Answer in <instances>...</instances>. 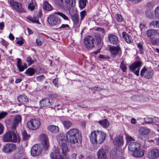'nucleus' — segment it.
Returning <instances> with one entry per match:
<instances>
[{"instance_id": "ea45409f", "label": "nucleus", "mask_w": 159, "mask_h": 159, "mask_svg": "<svg viewBox=\"0 0 159 159\" xmlns=\"http://www.w3.org/2000/svg\"><path fill=\"white\" fill-rule=\"evenodd\" d=\"M150 25L153 27L159 28V20L152 21L150 23Z\"/></svg>"}, {"instance_id": "0eeeda50", "label": "nucleus", "mask_w": 159, "mask_h": 159, "mask_svg": "<svg viewBox=\"0 0 159 159\" xmlns=\"http://www.w3.org/2000/svg\"><path fill=\"white\" fill-rule=\"evenodd\" d=\"M9 4L11 7L15 9L16 11L21 13L25 12L24 9L22 7V5L20 2L11 0Z\"/></svg>"}, {"instance_id": "79ce46f5", "label": "nucleus", "mask_w": 159, "mask_h": 159, "mask_svg": "<svg viewBox=\"0 0 159 159\" xmlns=\"http://www.w3.org/2000/svg\"><path fill=\"white\" fill-rule=\"evenodd\" d=\"M28 19L33 23H36L39 24H40L39 22V20L36 18L28 17Z\"/></svg>"}, {"instance_id": "052dcab7", "label": "nucleus", "mask_w": 159, "mask_h": 159, "mask_svg": "<svg viewBox=\"0 0 159 159\" xmlns=\"http://www.w3.org/2000/svg\"><path fill=\"white\" fill-rule=\"evenodd\" d=\"M36 42L37 45L38 46H41L42 44V42L39 39H36Z\"/></svg>"}, {"instance_id": "6ab92c4d", "label": "nucleus", "mask_w": 159, "mask_h": 159, "mask_svg": "<svg viewBox=\"0 0 159 159\" xmlns=\"http://www.w3.org/2000/svg\"><path fill=\"white\" fill-rule=\"evenodd\" d=\"M109 41L110 43L113 45H116L119 42L118 37L112 34H110L108 36Z\"/></svg>"}, {"instance_id": "c756f323", "label": "nucleus", "mask_w": 159, "mask_h": 159, "mask_svg": "<svg viewBox=\"0 0 159 159\" xmlns=\"http://www.w3.org/2000/svg\"><path fill=\"white\" fill-rule=\"evenodd\" d=\"M48 130L53 133H56L59 132L58 127L55 125H50L48 127Z\"/></svg>"}, {"instance_id": "f03ea898", "label": "nucleus", "mask_w": 159, "mask_h": 159, "mask_svg": "<svg viewBox=\"0 0 159 159\" xmlns=\"http://www.w3.org/2000/svg\"><path fill=\"white\" fill-rule=\"evenodd\" d=\"M66 137L68 141L72 144L78 143L80 139L78 130L75 128L70 129L66 133Z\"/></svg>"}, {"instance_id": "9b49d317", "label": "nucleus", "mask_w": 159, "mask_h": 159, "mask_svg": "<svg viewBox=\"0 0 159 159\" xmlns=\"http://www.w3.org/2000/svg\"><path fill=\"white\" fill-rule=\"evenodd\" d=\"M66 143L60 144L61 145V154L65 159H69V157L67 154V152L69 151V149Z\"/></svg>"}, {"instance_id": "5fc2aeb1", "label": "nucleus", "mask_w": 159, "mask_h": 159, "mask_svg": "<svg viewBox=\"0 0 159 159\" xmlns=\"http://www.w3.org/2000/svg\"><path fill=\"white\" fill-rule=\"evenodd\" d=\"M137 45L138 49L140 51L141 53L143 54V45L141 43H137Z\"/></svg>"}, {"instance_id": "b1692460", "label": "nucleus", "mask_w": 159, "mask_h": 159, "mask_svg": "<svg viewBox=\"0 0 159 159\" xmlns=\"http://www.w3.org/2000/svg\"><path fill=\"white\" fill-rule=\"evenodd\" d=\"M18 101L22 104H27L29 100L27 96L25 95H21L17 98Z\"/></svg>"}, {"instance_id": "e2e57ef3", "label": "nucleus", "mask_w": 159, "mask_h": 159, "mask_svg": "<svg viewBox=\"0 0 159 159\" xmlns=\"http://www.w3.org/2000/svg\"><path fill=\"white\" fill-rule=\"evenodd\" d=\"M77 155L75 153L72 154L69 158V159H76Z\"/></svg>"}, {"instance_id": "58836bf2", "label": "nucleus", "mask_w": 159, "mask_h": 159, "mask_svg": "<svg viewBox=\"0 0 159 159\" xmlns=\"http://www.w3.org/2000/svg\"><path fill=\"white\" fill-rule=\"evenodd\" d=\"M87 0H79V6L81 8H84L86 6Z\"/></svg>"}, {"instance_id": "aec40b11", "label": "nucleus", "mask_w": 159, "mask_h": 159, "mask_svg": "<svg viewBox=\"0 0 159 159\" xmlns=\"http://www.w3.org/2000/svg\"><path fill=\"white\" fill-rule=\"evenodd\" d=\"M120 50V48L119 46H111L109 48V51L112 55L114 57L117 55Z\"/></svg>"}, {"instance_id": "6e6552de", "label": "nucleus", "mask_w": 159, "mask_h": 159, "mask_svg": "<svg viewBox=\"0 0 159 159\" xmlns=\"http://www.w3.org/2000/svg\"><path fill=\"white\" fill-rule=\"evenodd\" d=\"M107 151L106 146L102 147L98 151L97 157L98 159H107Z\"/></svg>"}, {"instance_id": "13d9d810", "label": "nucleus", "mask_w": 159, "mask_h": 159, "mask_svg": "<svg viewBox=\"0 0 159 159\" xmlns=\"http://www.w3.org/2000/svg\"><path fill=\"white\" fill-rule=\"evenodd\" d=\"M26 61L28 63L29 66H30L34 63V61L30 57H29L27 58Z\"/></svg>"}, {"instance_id": "ddd939ff", "label": "nucleus", "mask_w": 159, "mask_h": 159, "mask_svg": "<svg viewBox=\"0 0 159 159\" xmlns=\"http://www.w3.org/2000/svg\"><path fill=\"white\" fill-rule=\"evenodd\" d=\"M39 138L41 140L43 148L45 149H47L49 147V144L47 136L45 134H42Z\"/></svg>"}, {"instance_id": "a211bd4d", "label": "nucleus", "mask_w": 159, "mask_h": 159, "mask_svg": "<svg viewBox=\"0 0 159 159\" xmlns=\"http://www.w3.org/2000/svg\"><path fill=\"white\" fill-rule=\"evenodd\" d=\"M151 70L147 69L145 67L143 68L140 71V75L143 76L145 78L149 79L152 76V73Z\"/></svg>"}, {"instance_id": "4468645a", "label": "nucleus", "mask_w": 159, "mask_h": 159, "mask_svg": "<svg viewBox=\"0 0 159 159\" xmlns=\"http://www.w3.org/2000/svg\"><path fill=\"white\" fill-rule=\"evenodd\" d=\"M94 39L93 37L87 36L84 39V43L88 48H93L94 46Z\"/></svg>"}, {"instance_id": "c9c22d12", "label": "nucleus", "mask_w": 159, "mask_h": 159, "mask_svg": "<svg viewBox=\"0 0 159 159\" xmlns=\"http://www.w3.org/2000/svg\"><path fill=\"white\" fill-rule=\"evenodd\" d=\"M62 124L64 128L67 129L70 128L72 125V122L68 120L64 121Z\"/></svg>"}, {"instance_id": "5701e85b", "label": "nucleus", "mask_w": 159, "mask_h": 159, "mask_svg": "<svg viewBox=\"0 0 159 159\" xmlns=\"http://www.w3.org/2000/svg\"><path fill=\"white\" fill-rule=\"evenodd\" d=\"M146 34L148 37L152 38L155 37L157 34H159L156 30L150 29L147 31Z\"/></svg>"}, {"instance_id": "a18cd8bd", "label": "nucleus", "mask_w": 159, "mask_h": 159, "mask_svg": "<svg viewBox=\"0 0 159 159\" xmlns=\"http://www.w3.org/2000/svg\"><path fill=\"white\" fill-rule=\"evenodd\" d=\"M125 139L127 143H130L131 142L134 141L133 138L129 135H126Z\"/></svg>"}, {"instance_id": "4c0bfd02", "label": "nucleus", "mask_w": 159, "mask_h": 159, "mask_svg": "<svg viewBox=\"0 0 159 159\" xmlns=\"http://www.w3.org/2000/svg\"><path fill=\"white\" fill-rule=\"evenodd\" d=\"M117 149H114L111 150L110 152L109 155L110 157L111 158H115L117 157Z\"/></svg>"}, {"instance_id": "7c9ffc66", "label": "nucleus", "mask_w": 159, "mask_h": 159, "mask_svg": "<svg viewBox=\"0 0 159 159\" xmlns=\"http://www.w3.org/2000/svg\"><path fill=\"white\" fill-rule=\"evenodd\" d=\"M57 139L59 144L66 143L65 135L63 133L60 134L57 136Z\"/></svg>"}, {"instance_id": "3c124183", "label": "nucleus", "mask_w": 159, "mask_h": 159, "mask_svg": "<svg viewBox=\"0 0 159 159\" xmlns=\"http://www.w3.org/2000/svg\"><path fill=\"white\" fill-rule=\"evenodd\" d=\"M146 16L149 18H151L153 16V14L150 10H147L146 11Z\"/></svg>"}, {"instance_id": "473e14b6", "label": "nucleus", "mask_w": 159, "mask_h": 159, "mask_svg": "<svg viewBox=\"0 0 159 159\" xmlns=\"http://www.w3.org/2000/svg\"><path fill=\"white\" fill-rule=\"evenodd\" d=\"M122 36L127 43H129L132 42V38L125 32H124L122 33Z\"/></svg>"}, {"instance_id": "c85d7f7f", "label": "nucleus", "mask_w": 159, "mask_h": 159, "mask_svg": "<svg viewBox=\"0 0 159 159\" xmlns=\"http://www.w3.org/2000/svg\"><path fill=\"white\" fill-rule=\"evenodd\" d=\"M113 143L115 146H119L123 143V140L119 136L116 137L114 139Z\"/></svg>"}, {"instance_id": "1a4fd4ad", "label": "nucleus", "mask_w": 159, "mask_h": 159, "mask_svg": "<svg viewBox=\"0 0 159 159\" xmlns=\"http://www.w3.org/2000/svg\"><path fill=\"white\" fill-rule=\"evenodd\" d=\"M16 147L15 144L8 143L5 145L2 148V151L7 153H10L15 150Z\"/></svg>"}, {"instance_id": "49530a36", "label": "nucleus", "mask_w": 159, "mask_h": 159, "mask_svg": "<svg viewBox=\"0 0 159 159\" xmlns=\"http://www.w3.org/2000/svg\"><path fill=\"white\" fill-rule=\"evenodd\" d=\"M120 67L124 72H125L127 69L126 65L124 61L121 62Z\"/></svg>"}, {"instance_id": "a19ab883", "label": "nucleus", "mask_w": 159, "mask_h": 159, "mask_svg": "<svg viewBox=\"0 0 159 159\" xmlns=\"http://www.w3.org/2000/svg\"><path fill=\"white\" fill-rule=\"evenodd\" d=\"M22 136L23 139L24 140H27L30 137V135L28 134L25 131H24L22 132Z\"/></svg>"}, {"instance_id": "69168bd1", "label": "nucleus", "mask_w": 159, "mask_h": 159, "mask_svg": "<svg viewBox=\"0 0 159 159\" xmlns=\"http://www.w3.org/2000/svg\"><path fill=\"white\" fill-rule=\"evenodd\" d=\"M44 78V76L43 75H41L39 76H38L37 77V79L39 80H43Z\"/></svg>"}, {"instance_id": "f8f14e48", "label": "nucleus", "mask_w": 159, "mask_h": 159, "mask_svg": "<svg viewBox=\"0 0 159 159\" xmlns=\"http://www.w3.org/2000/svg\"><path fill=\"white\" fill-rule=\"evenodd\" d=\"M106 137L105 133L101 131H98L97 136V142L95 144H101L103 143Z\"/></svg>"}, {"instance_id": "4d7b16f0", "label": "nucleus", "mask_w": 159, "mask_h": 159, "mask_svg": "<svg viewBox=\"0 0 159 159\" xmlns=\"http://www.w3.org/2000/svg\"><path fill=\"white\" fill-rule=\"evenodd\" d=\"M19 124V123L13 120L11 125L12 129H15L16 127L18 126Z\"/></svg>"}, {"instance_id": "2f4dec72", "label": "nucleus", "mask_w": 159, "mask_h": 159, "mask_svg": "<svg viewBox=\"0 0 159 159\" xmlns=\"http://www.w3.org/2000/svg\"><path fill=\"white\" fill-rule=\"evenodd\" d=\"M43 8L45 11H50L52 10V6L47 1H45L43 3Z\"/></svg>"}, {"instance_id": "e433bc0d", "label": "nucleus", "mask_w": 159, "mask_h": 159, "mask_svg": "<svg viewBox=\"0 0 159 159\" xmlns=\"http://www.w3.org/2000/svg\"><path fill=\"white\" fill-rule=\"evenodd\" d=\"M30 2L28 5V8L31 11L34 10L35 7V2L34 0H29Z\"/></svg>"}, {"instance_id": "8fccbe9b", "label": "nucleus", "mask_w": 159, "mask_h": 159, "mask_svg": "<svg viewBox=\"0 0 159 159\" xmlns=\"http://www.w3.org/2000/svg\"><path fill=\"white\" fill-rule=\"evenodd\" d=\"M86 13L85 10L81 11L80 12V20H83L84 17L86 16Z\"/></svg>"}, {"instance_id": "72a5a7b5", "label": "nucleus", "mask_w": 159, "mask_h": 159, "mask_svg": "<svg viewBox=\"0 0 159 159\" xmlns=\"http://www.w3.org/2000/svg\"><path fill=\"white\" fill-rule=\"evenodd\" d=\"M98 123L103 128H106L108 127L109 125V122L106 119L103 120H100L98 121Z\"/></svg>"}, {"instance_id": "0e129e2a", "label": "nucleus", "mask_w": 159, "mask_h": 159, "mask_svg": "<svg viewBox=\"0 0 159 159\" xmlns=\"http://www.w3.org/2000/svg\"><path fill=\"white\" fill-rule=\"evenodd\" d=\"M4 126L0 124V134H2L3 132Z\"/></svg>"}, {"instance_id": "37998d69", "label": "nucleus", "mask_w": 159, "mask_h": 159, "mask_svg": "<svg viewBox=\"0 0 159 159\" xmlns=\"http://www.w3.org/2000/svg\"><path fill=\"white\" fill-rule=\"evenodd\" d=\"M21 61L20 59L17 58V67L19 69V71L20 72H22L23 71V69H21Z\"/></svg>"}, {"instance_id": "c03bdc74", "label": "nucleus", "mask_w": 159, "mask_h": 159, "mask_svg": "<svg viewBox=\"0 0 159 159\" xmlns=\"http://www.w3.org/2000/svg\"><path fill=\"white\" fill-rule=\"evenodd\" d=\"M21 116L20 115H17L15 117L13 120L19 124L21 122Z\"/></svg>"}, {"instance_id": "a878e982", "label": "nucleus", "mask_w": 159, "mask_h": 159, "mask_svg": "<svg viewBox=\"0 0 159 159\" xmlns=\"http://www.w3.org/2000/svg\"><path fill=\"white\" fill-rule=\"evenodd\" d=\"M151 131L150 129L145 127H141L139 129V132L141 135H145L149 133Z\"/></svg>"}, {"instance_id": "6e6d98bb", "label": "nucleus", "mask_w": 159, "mask_h": 159, "mask_svg": "<svg viewBox=\"0 0 159 159\" xmlns=\"http://www.w3.org/2000/svg\"><path fill=\"white\" fill-rule=\"evenodd\" d=\"M116 19L119 22H121L122 20L121 15L119 14H116Z\"/></svg>"}, {"instance_id": "338daca9", "label": "nucleus", "mask_w": 159, "mask_h": 159, "mask_svg": "<svg viewBox=\"0 0 159 159\" xmlns=\"http://www.w3.org/2000/svg\"><path fill=\"white\" fill-rule=\"evenodd\" d=\"M9 38L11 40H13L15 39L14 36L11 33L9 34Z\"/></svg>"}, {"instance_id": "20e7f679", "label": "nucleus", "mask_w": 159, "mask_h": 159, "mask_svg": "<svg viewBox=\"0 0 159 159\" xmlns=\"http://www.w3.org/2000/svg\"><path fill=\"white\" fill-rule=\"evenodd\" d=\"M41 125L40 120L39 119H32L27 123L28 128L32 130H34L39 129Z\"/></svg>"}, {"instance_id": "680f3d73", "label": "nucleus", "mask_w": 159, "mask_h": 159, "mask_svg": "<svg viewBox=\"0 0 159 159\" xmlns=\"http://www.w3.org/2000/svg\"><path fill=\"white\" fill-rule=\"evenodd\" d=\"M153 43L156 45H159V38H157L153 41Z\"/></svg>"}, {"instance_id": "bb28decb", "label": "nucleus", "mask_w": 159, "mask_h": 159, "mask_svg": "<svg viewBox=\"0 0 159 159\" xmlns=\"http://www.w3.org/2000/svg\"><path fill=\"white\" fill-rule=\"evenodd\" d=\"M72 20L73 21L74 25L76 27H79L80 25H79V19L78 15L75 14L72 17Z\"/></svg>"}, {"instance_id": "dca6fc26", "label": "nucleus", "mask_w": 159, "mask_h": 159, "mask_svg": "<svg viewBox=\"0 0 159 159\" xmlns=\"http://www.w3.org/2000/svg\"><path fill=\"white\" fill-rule=\"evenodd\" d=\"M144 150L140 146L138 149L135 150L132 152V155L135 157H141L144 156Z\"/></svg>"}, {"instance_id": "f3484780", "label": "nucleus", "mask_w": 159, "mask_h": 159, "mask_svg": "<svg viewBox=\"0 0 159 159\" xmlns=\"http://www.w3.org/2000/svg\"><path fill=\"white\" fill-rule=\"evenodd\" d=\"M149 159H156L159 157V150L157 149L151 150L148 154Z\"/></svg>"}, {"instance_id": "de8ad7c7", "label": "nucleus", "mask_w": 159, "mask_h": 159, "mask_svg": "<svg viewBox=\"0 0 159 159\" xmlns=\"http://www.w3.org/2000/svg\"><path fill=\"white\" fill-rule=\"evenodd\" d=\"M60 29L69 30L70 29L69 26L68 24H62L61 26L59 28Z\"/></svg>"}, {"instance_id": "423d86ee", "label": "nucleus", "mask_w": 159, "mask_h": 159, "mask_svg": "<svg viewBox=\"0 0 159 159\" xmlns=\"http://www.w3.org/2000/svg\"><path fill=\"white\" fill-rule=\"evenodd\" d=\"M142 65V63L141 62L137 61L133 63L129 66V68L135 75L137 76H138L139 75V71L140 68Z\"/></svg>"}, {"instance_id": "2eb2a0df", "label": "nucleus", "mask_w": 159, "mask_h": 159, "mask_svg": "<svg viewBox=\"0 0 159 159\" xmlns=\"http://www.w3.org/2000/svg\"><path fill=\"white\" fill-rule=\"evenodd\" d=\"M60 153L59 149L57 148H55L51 153V159H65L62 155Z\"/></svg>"}, {"instance_id": "4be33fe9", "label": "nucleus", "mask_w": 159, "mask_h": 159, "mask_svg": "<svg viewBox=\"0 0 159 159\" xmlns=\"http://www.w3.org/2000/svg\"><path fill=\"white\" fill-rule=\"evenodd\" d=\"M98 130L92 132L89 135V137L90 142L93 144H95L97 142V136Z\"/></svg>"}, {"instance_id": "412c9836", "label": "nucleus", "mask_w": 159, "mask_h": 159, "mask_svg": "<svg viewBox=\"0 0 159 159\" xmlns=\"http://www.w3.org/2000/svg\"><path fill=\"white\" fill-rule=\"evenodd\" d=\"M140 146V144L136 142H131L129 145L128 148L130 151L133 152L135 150L138 149Z\"/></svg>"}, {"instance_id": "09e8293b", "label": "nucleus", "mask_w": 159, "mask_h": 159, "mask_svg": "<svg viewBox=\"0 0 159 159\" xmlns=\"http://www.w3.org/2000/svg\"><path fill=\"white\" fill-rule=\"evenodd\" d=\"M155 16L158 19H159V6L156 7L154 11Z\"/></svg>"}, {"instance_id": "cd10ccee", "label": "nucleus", "mask_w": 159, "mask_h": 159, "mask_svg": "<svg viewBox=\"0 0 159 159\" xmlns=\"http://www.w3.org/2000/svg\"><path fill=\"white\" fill-rule=\"evenodd\" d=\"M39 105L41 107H43L50 106L51 105V103L49 99H44L40 101Z\"/></svg>"}, {"instance_id": "864d4df0", "label": "nucleus", "mask_w": 159, "mask_h": 159, "mask_svg": "<svg viewBox=\"0 0 159 159\" xmlns=\"http://www.w3.org/2000/svg\"><path fill=\"white\" fill-rule=\"evenodd\" d=\"M7 115L6 111H2L0 112V120L4 118Z\"/></svg>"}, {"instance_id": "bf43d9fd", "label": "nucleus", "mask_w": 159, "mask_h": 159, "mask_svg": "<svg viewBox=\"0 0 159 159\" xmlns=\"http://www.w3.org/2000/svg\"><path fill=\"white\" fill-rule=\"evenodd\" d=\"M100 59H109V57L108 56L103 55L102 54H100L99 55L98 57Z\"/></svg>"}, {"instance_id": "f257e3e1", "label": "nucleus", "mask_w": 159, "mask_h": 159, "mask_svg": "<svg viewBox=\"0 0 159 159\" xmlns=\"http://www.w3.org/2000/svg\"><path fill=\"white\" fill-rule=\"evenodd\" d=\"M55 14L58 15L65 20H69L68 17L65 14L58 11L55 12L54 14L50 15L47 18L48 22L51 25H56L60 24L61 22L60 20Z\"/></svg>"}, {"instance_id": "9d476101", "label": "nucleus", "mask_w": 159, "mask_h": 159, "mask_svg": "<svg viewBox=\"0 0 159 159\" xmlns=\"http://www.w3.org/2000/svg\"><path fill=\"white\" fill-rule=\"evenodd\" d=\"M42 152V148L38 144L34 145L31 148V154L33 156L39 155Z\"/></svg>"}, {"instance_id": "7ed1b4c3", "label": "nucleus", "mask_w": 159, "mask_h": 159, "mask_svg": "<svg viewBox=\"0 0 159 159\" xmlns=\"http://www.w3.org/2000/svg\"><path fill=\"white\" fill-rule=\"evenodd\" d=\"M17 137L15 132L9 130L3 135L2 140L4 142L15 143L17 141Z\"/></svg>"}, {"instance_id": "39448f33", "label": "nucleus", "mask_w": 159, "mask_h": 159, "mask_svg": "<svg viewBox=\"0 0 159 159\" xmlns=\"http://www.w3.org/2000/svg\"><path fill=\"white\" fill-rule=\"evenodd\" d=\"M57 3L60 7L67 9L75 5V0H57Z\"/></svg>"}, {"instance_id": "393cba45", "label": "nucleus", "mask_w": 159, "mask_h": 159, "mask_svg": "<svg viewBox=\"0 0 159 159\" xmlns=\"http://www.w3.org/2000/svg\"><path fill=\"white\" fill-rule=\"evenodd\" d=\"M144 120L145 123H154L155 124H156L157 122V121H159V118L155 117L152 119L151 118L146 117L144 118Z\"/></svg>"}, {"instance_id": "603ef678", "label": "nucleus", "mask_w": 159, "mask_h": 159, "mask_svg": "<svg viewBox=\"0 0 159 159\" xmlns=\"http://www.w3.org/2000/svg\"><path fill=\"white\" fill-rule=\"evenodd\" d=\"M139 28L141 31V34H142L145 29H146V28L145 26V25L143 24H140L139 25Z\"/></svg>"}, {"instance_id": "774afa93", "label": "nucleus", "mask_w": 159, "mask_h": 159, "mask_svg": "<svg viewBox=\"0 0 159 159\" xmlns=\"http://www.w3.org/2000/svg\"><path fill=\"white\" fill-rule=\"evenodd\" d=\"M4 27V22H2L0 23V30H2L3 29Z\"/></svg>"}, {"instance_id": "f704fd0d", "label": "nucleus", "mask_w": 159, "mask_h": 159, "mask_svg": "<svg viewBox=\"0 0 159 159\" xmlns=\"http://www.w3.org/2000/svg\"><path fill=\"white\" fill-rule=\"evenodd\" d=\"M36 70L32 68H29L25 71V73L27 75L31 76L33 75L35 72Z\"/></svg>"}]
</instances>
